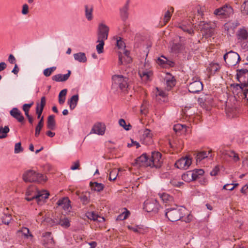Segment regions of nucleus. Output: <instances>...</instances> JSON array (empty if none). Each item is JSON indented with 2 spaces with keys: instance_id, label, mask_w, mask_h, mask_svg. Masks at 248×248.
I'll list each match as a JSON object with an SVG mask.
<instances>
[{
  "instance_id": "obj_25",
  "label": "nucleus",
  "mask_w": 248,
  "mask_h": 248,
  "mask_svg": "<svg viewBox=\"0 0 248 248\" xmlns=\"http://www.w3.org/2000/svg\"><path fill=\"white\" fill-rule=\"evenodd\" d=\"M211 151L209 150L208 151H202L198 153L196 157L197 162H200L204 158L208 157L212 158V155L211 154Z\"/></svg>"
},
{
  "instance_id": "obj_13",
  "label": "nucleus",
  "mask_w": 248,
  "mask_h": 248,
  "mask_svg": "<svg viewBox=\"0 0 248 248\" xmlns=\"http://www.w3.org/2000/svg\"><path fill=\"white\" fill-rule=\"evenodd\" d=\"M243 82H240L239 84H236L233 85L232 92L234 95L237 96L239 97V93L241 92L245 91V88L248 87V82H247L245 79H243Z\"/></svg>"
},
{
  "instance_id": "obj_40",
  "label": "nucleus",
  "mask_w": 248,
  "mask_h": 248,
  "mask_svg": "<svg viewBox=\"0 0 248 248\" xmlns=\"http://www.w3.org/2000/svg\"><path fill=\"white\" fill-rule=\"evenodd\" d=\"M10 129L8 126H5L4 127H0V139H4L7 137V133Z\"/></svg>"
},
{
  "instance_id": "obj_28",
  "label": "nucleus",
  "mask_w": 248,
  "mask_h": 248,
  "mask_svg": "<svg viewBox=\"0 0 248 248\" xmlns=\"http://www.w3.org/2000/svg\"><path fill=\"white\" fill-rule=\"evenodd\" d=\"M132 61L130 57H123L122 52H119V61L118 64L119 65L125 64L130 63Z\"/></svg>"
},
{
  "instance_id": "obj_5",
  "label": "nucleus",
  "mask_w": 248,
  "mask_h": 248,
  "mask_svg": "<svg viewBox=\"0 0 248 248\" xmlns=\"http://www.w3.org/2000/svg\"><path fill=\"white\" fill-rule=\"evenodd\" d=\"M226 63L229 66H232L240 61V57L239 54L232 50L226 53L223 56Z\"/></svg>"
},
{
  "instance_id": "obj_14",
  "label": "nucleus",
  "mask_w": 248,
  "mask_h": 248,
  "mask_svg": "<svg viewBox=\"0 0 248 248\" xmlns=\"http://www.w3.org/2000/svg\"><path fill=\"white\" fill-rule=\"evenodd\" d=\"M203 89V85L199 80L194 81L190 83L188 86V90L189 92L196 93Z\"/></svg>"
},
{
  "instance_id": "obj_15",
  "label": "nucleus",
  "mask_w": 248,
  "mask_h": 248,
  "mask_svg": "<svg viewBox=\"0 0 248 248\" xmlns=\"http://www.w3.org/2000/svg\"><path fill=\"white\" fill-rule=\"evenodd\" d=\"M105 129L106 126L104 124L97 123L93 126L90 132V134H96L103 135L105 133Z\"/></svg>"
},
{
  "instance_id": "obj_16",
  "label": "nucleus",
  "mask_w": 248,
  "mask_h": 248,
  "mask_svg": "<svg viewBox=\"0 0 248 248\" xmlns=\"http://www.w3.org/2000/svg\"><path fill=\"white\" fill-rule=\"evenodd\" d=\"M129 0H128L125 4L120 9V16L124 23V26H126L125 21L127 19L129 16L128 10H129Z\"/></svg>"
},
{
  "instance_id": "obj_27",
  "label": "nucleus",
  "mask_w": 248,
  "mask_h": 248,
  "mask_svg": "<svg viewBox=\"0 0 248 248\" xmlns=\"http://www.w3.org/2000/svg\"><path fill=\"white\" fill-rule=\"evenodd\" d=\"M10 113L11 116L17 120L18 122H22L24 121V117L21 114L19 109H11Z\"/></svg>"
},
{
  "instance_id": "obj_34",
  "label": "nucleus",
  "mask_w": 248,
  "mask_h": 248,
  "mask_svg": "<svg viewBox=\"0 0 248 248\" xmlns=\"http://www.w3.org/2000/svg\"><path fill=\"white\" fill-rule=\"evenodd\" d=\"M157 91L155 93V96L156 98H162V101L163 102H166L168 100L167 94L164 91L159 90L158 88H156Z\"/></svg>"
},
{
  "instance_id": "obj_64",
  "label": "nucleus",
  "mask_w": 248,
  "mask_h": 248,
  "mask_svg": "<svg viewBox=\"0 0 248 248\" xmlns=\"http://www.w3.org/2000/svg\"><path fill=\"white\" fill-rule=\"evenodd\" d=\"M241 192L244 194H246L248 193V184L245 185L242 187Z\"/></svg>"
},
{
  "instance_id": "obj_62",
  "label": "nucleus",
  "mask_w": 248,
  "mask_h": 248,
  "mask_svg": "<svg viewBox=\"0 0 248 248\" xmlns=\"http://www.w3.org/2000/svg\"><path fill=\"white\" fill-rule=\"evenodd\" d=\"M170 183L172 186L176 187H180L182 184H183V182H178L175 180H171Z\"/></svg>"
},
{
  "instance_id": "obj_39",
  "label": "nucleus",
  "mask_w": 248,
  "mask_h": 248,
  "mask_svg": "<svg viewBox=\"0 0 248 248\" xmlns=\"http://www.w3.org/2000/svg\"><path fill=\"white\" fill-rule=\"evenodd\" d=\"M166 82V89L168 91L170 90L172 87L175 85V80L173 78H171L170 79H167Z\"/></svg>"
},
{
  "instance_id": "obj_35",
  "label": "nucleus",
  "mask_w": 248,
  "mask_h": 248,
  "mask_svg": "<svg viewBox=\"0 0 248 248\" xmlns=\"http://www.w3.org/2000/svg\"><path fill=\"white\" fill-rule=\"evenodd\" d=\"M90 186L92 187V190L100 192L102 191L104 188V186L101 183H98L97 182L91 183Z\"/></svg>"
},
{
  "instance_id": "obj_36",
  "label": "nucleus",
  "mask_w": 248,
  "mask_h": 248,
  "mask_svg": "<svg viewBox=\"0 0 248 248\" xmlns=\"http://www.w3.org/2000/svg\"><path fill=\"white\" fill-rule=\"evenodd\" d=\"M179 28L182 29L184 31L190 34H192L194 33L191 24H188L187 25L182 24L179 26Z\"/></svg>"
},
{
  "instance_id": "obj_32",
  "label": "nucleus",
  "mask_w": 248,
  "mask_h": 248,
  "mask_svg": "<svg viewBox=\"0 0 248 248\" xmlns=\"http://www.w3.org/2000/svg\"><path fill=\"white\" fill-rule=\"evenodd\" d=\"M56 126V123L53 115H50L48 117L47 122V127L50 130H54Z\"/></svg>"
},
{
  "instance_id": "obj_48",
  "label": "nucleus",
  "mask_w": 248,
  "mask_h": 248,
  "mask_svg": "<svg viewBox=\"0 0 248 248\" xmlns=\"http://www.w3.org/2000/svg\"><path fill=\"white\" fill-rule=\"evenodd\" d=\"M119 124L120 125L123 127L125 130H129L131 127L130 124H126L125 121L123 119L119 120Z\"/></svg>"
},
{
  "instance_id": "obj_56",
  "label": "nucleus",
  "mask_w": 248,
  "mask_h": 248,
  "mask_svg": "<svg viewBox=\"0 0 248 248\" xmlns=\"http://www.w3.org/2000/svg\"><path fill=\"white\" fill-rule=\"evenodd\" d=\"M117 46L119 49L125 48V45L124 43L122 40L121 37H119V39L117 40Z\"/></svg>"
},
{
  "instance_id": "obj_47",
  "label": "nucleus",
  "mask_w": 248,
  "mask_h": 248,
  "mask_svg": "<svg viewBox=\"0 0 248 248\" xmlns=\"http://www.w3.org/2000/svg\"><path fill=\"white\" fill-rule=\"evenodd\" d=\"M241 11L244 15H248V0H245L241 5Z\"/></svg>"
},
{
  "instance_id": "obj_43",
  "label": "nucleus",
  "mask_w": 248,
  "mask_h": 248,
  "mask_svg": "<svg viewBox=\"0 0 248 248\" xmlns=\"http://www.w3.org/2000/svg\"><path fill=\"white\" fill-rule=\"evenodd\" d=\"M127 228L129 230L133 231L135 232L139 233H143V229L142 227L139 226H128Z\"/></svg>"
},
{
  "instance_id": "obj_12",
  "label": "nucleus",
  "mask_w": 248,
  "mask_h": 248,
  "mask_svg": "<svg viewBox=\"0 0 248 248\" xmlns=\"http://www.w3.org/2000/svg\"><path fill=\"white\" fill-rule=\"evenodd\" d=\"M191 158L188 157H182L178 160L175 163V166L180 169L186 170L191 164Z\"/></svg>"
},
{
  "instance_id": "obj_33",
  "label": "nucleus",
  "mask_w": 248,
  "mask_h": 248,
  "mask_svg": "<svg viewBox=\"0 0 248 248\" xmlns=\"http://www.w3.org/2000/svg\"><path fill=\"white\" fill-rule=\"evenodd\" d=\"M78 100V94L74 95L68 101V104L70 108H75L76 107Z\"/></svg>"
},
{
  "instance_id": "obj_29",
  "label": "nucleus",
  "mask_w": 248,
  "mask_h": 248,
  "mask_svg": "<svg viewBox=\"0 0 248 248\" xmlns=\"http://www.w3.org/2000/svg\"><path fill=\"white\" fill-rule=\"evenodd\" d=\"M139 75L143 81L147 82L150 80V78L152 73L150 71H139Z\"/></svg>"
},
{
  "instance_id": "obj_55",
  "label": "nucleus",
  "mask_w": 248,
  "mask_h": 248,
  "mask_svg": "<svg viewBox=\"0 0 248 248\" xmlns=\"http://www.w3.org/2000/svg\"><path fill=\"white\" fill-rule=\"evenodd\" d=\"M239 96L240 97H238L239 99L246 98L248 100V89H245V91L240 93Z\"/></svg>"
},
{
  "instance_id": "obj_30",
  "label": "nucleus",
  "mask_w": 248,
  "mask_h": 248,
  "mask_svg": "<svg viewBox=\"0 0 248 248\" xmlns=\"http://www.w3.org/2000/svg\"><path fill=\"white\" fill-rule=\"evenodd\" d=\"M74 58L75 60L79 62L84 63L87 62L86 55L83 52H78L74 54Z\"/></svg>"
},
{
  "instance_id": "obj_18",
  "label": "nucleus",
  "mask_w": 248,
  "mask_h": 248,
  "mask_svg": "<svg viewBox=\"0 0 248 248\" xmlns=\"http://www.w3.org/2000/svg\"><path fill=\"white\" fill-rule=\"evenodd\" d=\"M70 203V201L67 197L63 198L62 199L59 200L57 202V204L59 206H62V208L66 211H69L71 208Z\"/></svg>"
},
{
  "instance_id": "obj_46",
  "label": "nucleus",
  "mask_w": 248,
  "mask_h": 248,
  "mask_svg": "<svg viewBox=\"0 0 248 248\" xmlns=\"http://www.w3.org/2000/svg\"><path fill=\"white\" fill-rule=\"evenodd\" d=\"M11 220V216L10 214L6 213L5 211H4V216L2 217V222L8 225Z\"/></svg>"
},
{
  "instance_id": "obj_31",
  "label": "nucleus",
  "mask_w": 248,
  "mask_h": 248,
  "mask_svg": "<svg viewBox=\"0 0 248 248\" xmlns=\"http://www.w3.org/2000/svg\"><path fill=\"white\" fill-rule=\"evenodd\" d=\"M200 26L202 27V30H203L206 33L209 32L210 34L211 33V30L213 29V26L210 22L201 21Z\"/></svg>"
},
{
  "instance_id": "obj_20",
  "label": "nucleus",
  "mask_w": 248,
  "mask_h": 248,
  "mask_svg": "<svg viewBox=\"0 0 248 248\" xmlns=\"http://www.w3.org/2000/svg\"><path fill=\"white\" fill-rule=\"evenodd\" d=\"M142 138L143 142L145 144H150L153 142L152 134L151 131L148 129H146L144 131Z\"/></svg>"
},
{
  "instance_id": "obj_22",
  "label": "nucleus",
  "mask_w": 248,
  "mask_h": 248,
  "mask_svg": "<svg viewBox=\"0 0 248 248\" xmlns=\"http://www.w3.org/2000/svg\"><path fill=\"white\" fill-rule=\"evenodd\" d=\"M236 35L239 41H244L248 38V32L245 28H241L237 31Z\"/></svg>"
},
{
  "instance_id": "obj_61",
  "label": "nucleus",
  "mask_w": 248,
  "mask_h": 248,
  "mask_svg": "<svg viewBox=\"0 0 248 248\" xmlns=\"http://www.w3.org/2000/svg\"><path fill=\"white\" fill-rule=\"evenodd\" d=\"M184 127V125L181 124H176L173 126V130L175 132H178L182 130Z\"/></svg>"
},
{
  "instance_id": "obj_57",
  "label": "nucleus",
  "mask_w": 248,
  "mask_h": 248,
  "mask_svg": "<svg viewBox=\"0 0 248 248\" xmlns=\"http://www.w3.org/2000/svg\"><path fill=\"white\" fill-rule=\"evenodd\" d=\"M65 95L63 94V91H61L59 94V102L60 104H62L65 99Z\"/></svg>"
},
{
  "instance_id": "obj_17",
  "label": "nucleus",
  "mask_w": 248,
  "mask_h": 248,
  "mask_svg": "<svg viewBox=\"0 0 248 248\" xmlns=\"http://www.w3.org/2000/svg\"><path fill=\"white\" fill-rule=\"evenodd\" d=\"M158 196L165 205H170L173 202V197L167 193H159Z\"/></svg>"
},
{
  "instance_id": "obj_63",
  "label": "nucleus",
  "mask_w": 248,
  "mask_h": 248,
  "mask_svg": "<svg viewBox=\"0 0 248 248\" xmlns=\"http://www.w3.org/2000/svg\"><path fill=\"white\" fill-rule=\"evenodd\" d=\"M79 167V161H77L76 162H74L72 165V166L71 167V169L72 170H75L77 169H78Z\"/></svg>"
},
{
  "instance_id": "obj_24",
  "label": "nucleus",
  "mask_w": 248,
  "mask_h": 248,
  "mask_svg": "<svg viewBox=\"0 0 248 248\" xmlns=\"http://www.w3.org/2000/svg\"><path fill=\"white\" fill-rule=\"evenodd\" d=\"M83 204L86 205L90 202V193L88 192H82L80 194L78 192H76Z\"/></svg>"
},
{
  "instance_id": "obj_1",
  "label": "nucleus",
  "mask_w": 248,
  "mask_h": 248,
  "mask_svg": "<svg viewBox=\"0 0 248 248\" xmlns=\"http://www.w3.org/2000/svg\"><path fill=\"white\" fill-rule=\"evenodd\" d=\"M23 179L25 182L38 183H45L47 180L46 176L31 170H28L24 173Z\"/></svg>"
},
{
  "instance_id": "obj_2",
  "label": "nucleus",
  "mask_w": 248,
  "mask_h": 248,
  "mask_svg": "<svg viewBox=\"0 0 248 248\" xmlns=\"http://www.w3.org/2000/svg\"><path fill=\"white\" fill-rule=\"evenodd\" d=\"M185 211L186 209L183 208H168L166 210L165 216L170 221H176L183 217L184 212Z\"/></svg>"
},
{
  "instance_id": "obj_51",
  "label": "nucleus",
  "mask_w": 248,
  "mask_h": 248,
  "mask_svg": "<svg viewBox=\"0 0 248 248\" xmlns=\"http://www.w3.org/2000/svg\"><path fill=\"white\" fill-rule=\"evenodd\" d=\"M125 209L126 210V211L124 212L123 213L119 215L117 218V220H123L125 219L129 216L130 214L129 212L126 209Z\"/></svg>"
},
{
  "instance_id": "obj_52",
  "label": "nucleus",
  "mask_w": 248,
  "mask_h": 248,
  "mask_svg": "<svg viewBox=\"0 0 248 248\" xmlns=\"http://www.w3.org/2000/svg\"><path fill=\"white\" fill-rule=\"evenodd\" d=\"M21 232H22L23 235L26 238H29V237H32V235L30 232V230L27 228H23L21 230Z\"/></svg>"
},
{
  "instance_id": "obj_4",
  "label": "nucleus",
  "mask_w": 248,
  "mask_h": 248,
  "mask_svg": "<svg viewBox=\"0 0 248 248\" xmlns=\"http://www.w3.org/2000/svg\"><path fill=\"white\" fill-rule=\"evenodd\" d=\"M31 190L29 188L26 192V197L25 199L28 201H31L33 199H35L38 202V204H41L44 202L45 200L48 198L49 195V192L46 190H41L37 191V194L32 195L31 197H29V196L31 195L30 193Z\"/></svg>"
},
{
  "instance_id": "obj_21",
  "label": "nucleus",
  "mask_w": 248,
  "mask_h": 248,
  "mask_svg": "<svg viewBox=\"0 0 248 248\" xmlns=\"http://www.w3.org/2000/svg\"><path fill=\"white\" fill-rule=\"evenodd\" d=\"M241 109H225V114L227 118L232 119L238 117L242 113Z\"/></svg>"
},
{
  "instance_id": "obj_60",
  "label": "nucleus",
  "mask_w": 248,
  "mask_h": 248,
  "mask_svg": "<svg viewBox=\"0 0 248 248\" xmlns=\"http://www.w3.org/2000/svg\"><path fill=\"white\" fill-rule=\"evenodd\" d=\"M161 57H162L163 58H164L165 59V62H166V66L167 65H168L170 67H173L174 66V62H172V61H171L170 60L168 59L166 57H165V56H164L163 55L161 56Z\"/></svg>"
},
{
  "instance_id": "obj_44",
  "label": "nucleus",
  "mask_w": 248,
  "mask_h": 248,
  "mask_svg": "<svg viewBox=\"0 0 248 248\" xmlns=\"http://www.w3.org/2000/svg\"><path fill=\"white\" fill-rule=\"evenodd\" d=\"M59 224L65 228H68L70 225V221L67 217L61 218L60 220Z\"/></svg>"
},
{
  "instance_id": "obj_38",
  "label": "nucleus",
  "mask_w": 248,
  "mask_h": 248,
  "mask_svg": "<svg viewBox=\"0 0 248 248\" xmlns=\"http://www.w3.org/2000/svg\"><path fill=\"white\" fill-rule=\"evenodd\" d=\"M93 7L92 6H85V16L88 20H91L93 18L92 16Z\"/></svg>"
},
{
  "instance_id": "obj_8",
  "label": "nucleus",
  "mask_w": 248,
  "mask_h": 248,
  "mask_svg": "<svg viewBox=\"0 0 248 248\" xmlns=\"http://www.w3.org/2000/svg\"><path fill=\"white\" fill-rule=\"evenodd\" d=\"M233 12V9L231 6L225 5L221 8L216 9L214 11V14L227 17L232 14Z\"/></svg>"
},
{
  "instance_id": "obj_3",
  "label": "nucleus",
  "mask_w": 248,
  "mask_h": 248,
  "mask_svg": "<svg viewBox=\"0 0 248 248\" xmlns=\"http://www.w3.org/2000/svg\"><path fill=\"white\" fill-rule=\"evenodd\" d=\"M112 87L119 88L122 91L125 92L128 87V78L122 75H115L112 76Z\"/></svg>"
},
{
  "instance_id": "obj_54",
  "label": "nucleus",
  "mask_w": 248,
  "mask_h": 248,
  "mask_svg": "<svg viewBox=\"0 0 248 248\" xmlns=\"http://www.w3.org/2000/svg\"><path fill=\"white\" fill-rule=\"evenodd\" d=\"M23 149L21 146V143L18 142L16 143L15 146V153L16 154H18L23 152Z\"/></svg>"
},
{
  "instance_id": "obj_42",
  "label": "nucleus",
  "mask_w": 248,
  "mask_h": 248,
  "mask_svg": "<svg viewBox=\"0 0 248 248\" xmlns=\"http://www.w3.org/2000/svg\"><path fill=\"white\" fill-rule=\"evenodd\" d=\"M173 8L171 7L165 13L164 16V22L165 24L170 20L171 16V13H173Z\"/></svg>"
},
{
  "instance_id": "obj_6",
  "label": "nucleus",
  "mask_w": 248,
  "mask_h": 248,
  "mask_svg": "<svg viewBox=\"0 0 248 248\" xmlns=\"http://www.w3.org/2000/svg\"><path fill=\"white\" fill-rule=\"evenodd\" d=\"M160 207V205L156 200H147L144 203L143 209L147 212L157 213Z\"/></svg>"
},
{
  "instance_id": "obj_37",
  "label": "nucleus",
  "mask_w": 248,
  "mask_h": 248,
  "mask_svg": "<svg viewBox=\"0 0 248 248\" xmlns=\"http://www.w3.org/2000/svg\"><path fill=\"white\" fill-rule=\"evenodd\" d=\"M182 178L184 181L187 182H189L191 181L194 180L193 174L192 173V171H188L186 173H184L182 175Z\"/></svg>"
},
{
  "instance_id": "obj_23",
  "label": "nucleus",
  "mask_w": 248,
  "mask_h": 248,
  "mask_svg": "<svg viewBox=\"0 0 248 248\" xmlns=\"http://www.w3.org/2000/svg\"><path fill=\"white\" fill-rule=\"evenodd\" d=\"M185 49V45L180 43H173L171 46V51L175 54L182 53Z\"/></svg>"
},
{
  "instance_id": "obj_50",
  "label": "nucleus",
  "mask_w": 248,
  "mask_h": 248,
  "mask_svg": "<svg viewBox=\"0 0 248 248\" xmlns=\"http://www.w3.org/2000/svg\"><path fill=\"white\" fill-rule=\"evenodd\" d=\"M46 103V99L45 96H43L41 98L40 102L36 103V108H44Z\"/></svg>"
},
{
  "instance_id": "obj_7",
  "label": "nucleus",
  "mask_w": 248,
  "mask_h": 248,
  "mask_svg": "<svg viewBox=\"0 0 248 248\" xmlns=\"http://www.w3.org/2000/svg\"><path fill=\"white\" fill-rule=\"evenodd\" d=\"M151 167L159 168L162 163L161 154L158 152H152L151 157L149 158Z\"/></svg>"
},
{
  "instance_id": "obj_41",
  "label": "nucleus",
  "mask_w": 248,
  "mask_h": 248,
  "mask_svg": "<svg viewBox=\"0 0 248 248\" xmlns=\"http://www.w3.org/2000/svg\"><path fill=\"white\" fill-rule=\"evenodd\" d=\"M104 41L105 40H100L97 39V43L99 44L96 46V50L98 53L100 54L103 52L104 50Z\"/></svg>"
},
{
  "instance_id": "obj_11",
  "label": "nucleus",
  "mask_w": 248,
  "mask_h": 248,
  "mask_svg": "<svg viewBox=\"0 0 248 248\" xmlns=\"http://www.w3.org/2000/svg\"><path fill=\"white\" fill-rule=\"evenodd\" d=\"M134 166L139 167L144 166L148 167L151 166L149 162V158H148L146 154H143L140 156L137 157L134 162L133 163Z\"/></svg>"
},
{
  "instance_id": "obj_9",
  "label": "nucleus",
  "mask_w": 248,
  "mask_h": 248,
  "mask_svg": "<svg viewBox=\"0 0 248 248\" xmlns=\"http://www.w3.org/2000/svg\"><path fill=\"white\" fill-rule=\"evenodd\" d=\"M219 154L221 155V157L224 159L230 158L235 162L239 161L240 158L238 155L235 152L232 150H225L221 149L219 150Z\"/></svg>"
},
{
  "instance_id": "obj_10",
  "label": "nucleus",
  "mask_w": 248,
  "mask_h": 248,
  "mask_svg": "<svg viewBox=\"0 0 248 248\" xmlns=\"http://www.w3.org/2000/svg\"><path fill=\"white\" fill-rule=\"evenodd\" d=\"M109 28L103 23L99 25L97 31V39L107 40L108 37Z\"/></svg>"
},
{
  "instance_id": "obj_59",
  "label": "nucleus",
  "mask_w": 248,
  "mask_h": 248,
  "mask_svg": "<svg viewBox=\"0 0 248 248\" xmlns=\"http://www.w3.org/2000/svg\"><path fill=\"white\" fill-rule=\"evenodd\" d=\"M156 62L158 64L162 65V66H166V62H165V59L161 57V56L158 58Z\"/></svg>"
},
{
  "instance_id": "obj_26",
  "label": "nucleus",
  "mask_w": 248,
  "mask_h": 248,
  "mask_svg": "<svg viewBox=\"0 0 248 248\" xmlns=\"http://www.w3.org/2000/svg\"><path fill=\"white\" fill-rule=\"evenodd\" d=\"M246 75H247V78H248V70L247 69H242L237 70V80L239 82H243V79H245L247 78Z\"/></svg>"
},
{
  "instance_id": "obj_53",
  "label": "nucleus",
  "mask_w": 248,
  "mask_h": 248,
  "mask_svg": "<svg viewBox=\"0 0 248 248\" xmlns=\"http://www.w3.org/2000/svg\"><path fill=\"white\" fill-rule=\"evenodd\" d=\"M51 233L50 232H46L45 233L43 234V236L45 238H47V243H49L50 244L54 243V240L53 238L51 236Z\"/></svg>"
},
{
  "instance_id": "obj_58",
  "label": "nucleus",
  "mask_w": 248,
  "mask_h": 248,
  "mask_svg": "<svg viewBox=\"0 0 248 248\" xmlns=\"http://www.w3.org/2000/svg\"><path fill=\"white\" fill-rule=\"evenodd\" d=\"M88 217L90 219L97 220L99 217L97 215L93 212H89L87 215Z\"/></svg>"
},
{
  "instance_id": "obj_49",
  "label": "nucleus",
  "mask_w": 248,
  "mask_h": 248,
  "mask_svg": "<svg viewBox=\"0 0 248 248\" xmlns=\"http://www.w3.org/2000/svg\"><path fill=\"white\" fill-rule=\"evenodd\" d=\"M118 174V170L117 169H114L112 170L111 171H110L109 176V180L110 181L115 180L116 179Z\"/></svg>"
},
{
  "instance_id": "obj_45",
  "label": "nucleus",
  "mask_w": 248,
  "mask_h": 248,
  "mask_svg": "<svg viewBox=\"0 0 248 248\" xmlns=\"http://www.w3.org/2000/svg\"><path fill=\"white\" fill-rule=\"evenodd\" d=\"M193 174L194 180L198 179L200 176H202L203 174L204 171L202 169H198L192 171Z\"/></svg>"
},
{
  "instance_id": "obj_19",
  "label": "nucleus",
  "mask_w": 248,
  "mask_h": 248,
  "mask_svg": "<svg viewBox=\"0 0 248 248\" xmlns=\"http://www.w3.org/2000/svg\"><path fill=\"white\" fill-rule=\"evenodd\" d=\"M71 71H68V73L64 75L59 74L52 77V79L56 82H64L66 81L69 78Z\"/></svg>"
}]
</instances>
